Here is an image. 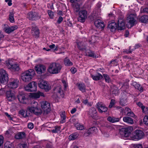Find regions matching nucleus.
Wrapping results in <instances>:
<instances>
[{"label":"nucleus","mask_w":148,"mask_h":148,"mask_svg":"<svg viewBox=\"0 0 148 148\" xmlns=\"http://www.w3.org/2000/svg\"><path fill=\"white\" fill-rule=\"evenodd\" d=\"M62 67V65L59 63H52L49 66L47 71L51 74H58L60 72Z\"/></svg>","instance_id":"nucleus-1"},{"label":"nucleus","mask_w":148,"mask_h":148,"mask_svg":"<svg viewBox=\"0 0 148 148\" xmlns=\"http://www.w3.org/2000/svg\"><path fill=\"white\" fill-rule=\"evenodd\" d=\"M35 74V72L33 69H29L21 74V79L24 82H28L31 80Z\"/></svg>","instance_id":"nucleus-2"},{"label":"nucleus","mask_w":148,"mask_h":148,"mask_svg":"<svg viewBox=\"0 0 148 148\" xmlns=\"http://www.w3.org/2000/svg\"><path fill=\"white\" fill-rule=\"evenodd\" d=\"M143 132L140 130H136L131 135L130 137L133 140H138L144 136Z\"/></svg>","instance_id":"nucleus-3"},{"label":"nucleus","mask_w":148,"mask_h":148,"mask_svg":"<svg viewBox=\"0 0 148 148\" xmlns=\"http://www.w3.org/2000/svg\"><path fill=\"white\" fill-rule=\"evenodd\" d=\"M8 66V68L11 71H18L20 69L19 65L17 64H13L12 60H9L8 61H5Z\"/></svg>","instance_id":"nucleus-4"},{"label":"nucleus","mask_w":148,"mask_h":148,"mask_svg":"<svg viewBox=\"0 0 148 148\" xmlns=\"http://www.w3.org/2000/svg\"><path fill=\"white\" fill-rule=\"evenodd\" d=\"M40 104L43 111V114L46 115L48 114L51 110L50 103L47 101H42L40 102Z\"/></svg>","instance_id":"nucleus-5"},{"label":"nucleus","mask_w":148,"mask_h":148,"mask_svg":"<svg viewBox=\"0 0 148 148\" xmlns=\"http://www.w3.org/2000/svg\"><path fill=\"white\" fill-rule=\"evenodd\" d=\"M38 86L41 89H44L46 91H49L51 89V86L48 83L43 79H40L38 82Z\"/></svg>","instance_id":"nucleus-6"},{"label":"nucleus","mask_w":148,"mask_h":148,"mask_svg":"<svg viewBox=\"0 0 148 148\" xmlns=\"http://www.w3.org/2000/svg\"><path fill=\"white\" fill-rule=\"evenodd\" d=\"M25 90L29 92L35 91L37 90L36 83L32 81L25 86Z\"/></svg>","instance_id":"nucleus-7"},{"label":"nucleus","mask_w":148,"mask_h":148,"mask_svg":"<svg viewBox=\"0 0 148 148\" xmlns=\"http://www.w3.org/2000/svg\"><path fill=\"white\" fill-rule=\"evenodd\" d=\"M8 80V75L5 71L3 69H1V83L6 84Z\"/></svg>","instance_id":"nucleus-8"},{"label":"nucleus","mask_w":148,"mask_h":148,"mask_svg":"<svg viewBox=\"0 0 148 148\" xmlns=\"http://www.w3.org/2000/svg\"><path fill=\"white\" fill-rule=\"evenodd\" d=\"M136 18V15L134 14H131L128 15L127 21L130 25V27H132L136 23V22L135 20Z\"/></svg>","instance_id":"nucleus-9"},{"label":"nucleus","mask_w":148,"mask_h":148,"mask_svg":"<svg viewBox=\"0 0 148 148\" xmlns=\"http://www.w3.org/2000/svg\"><path fill=\"white\" fill-rule=\"evenodd\" d=\"M27 18L30 20H35L40 19V16L37 12L33 11L28 13Z\"/></svg>","instance_id":"nucleus-10"},{"label":"nucleus","mask_w":148,"mask_h":148,"mask_svg":"<svg viewBox=\"0 0 148 148\" xmlns=\"http://www.w3.org/2000/svg\"><path fill=\"white\" fill-rule=\"evenodd\" d=\"M98 112L102 113L103 112H106L108 110V108L105 105L101 102L98 103L96 106Z\"/></svg>","instance_id":"nucleus-11"},{"label":"nucleus","mask_w":148,"mask_h":148,"mask_svg":"<svg viewBox=\"0 0 148 148\" xmlns=\"http://www.w3.org/2000/svg\"><path fill=\"white\" fill-rule=\"evenodd\" d=\"M131 131V129L128 128H123L120 130L119 133L122 137H127L130 134Z\"/></svg>","instance_id":"nucleus-12"},{"label":"nucleus","mask_w":148,"mask_h":148,"mask_svg":"<svg viewBox=\"0 0 148 148\" xmlns=\"http://www.w3.org/2000/svg\"><path fill=\"white\" fill-rule=\"evenodd\" d=\"M87 12L85 10L81 11L79 12V17L78 18V21L81 22L84 21L86 18H87Z\"/></svg>","instance_id":"nucleus-13"},{"label":"nucleus","mask_w":148,"mask_h":148,"mask_svg":"<svg viewBox=\"0 0 148 148\" xmlns=\"http://www.w3.org/2000/svg\"><path fill=\"white\" fill-rule=\"evenodd\" d=\"M54 93H56L58 96H61V97H64V92L61 88L60 85H58L55 87L53 89Z\"/></svg>","instance_id":"nucleus-14"},{"label":"nucleus","mask_w":148,"mask_h":148,"mask_svg":"<svg viewBox=\"0 0 148 148\" xmlns=\"http://www.w3.org/2000/svg\"><path fill=\"white\" fill-rule=\"evenodd\" d=\"M18 79H13L8 84V86L10 88H16L18 87Z\"/></svg>","instance_id":"nucleus-15"},{"label":"nucleus","mask_w":148,"mask_h":148,"mask_svg":"<svg viewBox=\"0 0 148 148\" xmlns=\"http://www.w3.org/2000/svg\"><path fill=\"white\" fill-rule=\"evenodd\" d=\"M35 69L38 74H41L45 72L46 68L43 65L39 64L35 67Z\"/></svg>","instance_id":"nucleus-16"},{"label":"nucleus","mask_w":148,"mask_h":148,"mask_svg":"<svg viewBox=\"0 0 148 148\" xmlns=\"http://www.w3.org/2000/svg\"><path fill=\"white\" fill-rule=\"evenodd\" d=\"M7 26V25L6 24L4 25L3 29L4 31L8 34L11 33L18 28V27L16 25L13 26L11 27H5L4 26Z\"/></svg>","instance_id":"nucleus-17"},{"label":"nucleus","mask_w":148,"mask_h":148,"mask_svg":"<svg viewBox=\"0 0 148 148\" xmlns=\"http://www.w3.org/2000/svg\"><path fill=\"white\" fill-rule=\"evenodd\" d=\"M6 95L7 99L9 101H12L15 98L14 93L11 91H7Z\"/></svg>","instance_id":"nucleus-18"},{"label":"nucleus","mask_w":148,"mask_h":148,"mask_svg":"<svg viewBox=\"0 0 148 148\" xmlns=\"http://www.w3.org/2000/svg\"><path fill=\"white\" fill-rule=\"evenodd\" d=\"M25 95L23 92L19 93L18 95V98L19 102L23 103H26V98L25 97Z\"/></svg>","instance_id":"nucleus-19"},{"label":"nucleus","mask_w":148,"mask_h":148,"mask_svg":"<svg viewBox=\"0 0 148 148\" xmlns=\"http://www.w3.org/2000/svg\"><path fill=\"white\" fill-rule=\"evenodd\" d=\"M97 112L94 107H92L89 110L88 114L94 119L96 118Z\"/></svg>","instance_id":"nucleus-20"},{"label":"nucleus","mask_w":148,"mask_h":148,"mask_svg":"<svg viewBox=\"0 0 148 148\" xmlns=\"http://www.w3.org/2000/svg\"><path fill=\"white\" fill-rule=\"evenodd\" d=\"M125 28V23L123 20L122 19H120L118 21L117 29L118 30L123 29Z\"/></svg>","instance_id":"nucleus-21"},{"label":"nucleus","mask_w":148,"mask_h":148,"mask_svg":"<svg viewBox=\"0 0 148 148\" xmlns=\"http://www.w3.org/2000/svg\"><path fill=\"white\" fill-rule=\"evenodd\" d=\"M94 24L96 27L99 29L103 28L104 27L103 22L99 19L95 20Z\"/></svg>","instance_id":"nucleus-22"},{"label":"nucleus","mask_w":148,"mask_h":148,"mask_svg":"<svg viewBox=\"0 0 148 148\" xmlns=\"http://www.w3.org/2000/svg\"><path fill=\"white\" fill-rule=\"evenodd\" d=\"M31 107H29L27 108V110L30 112L32 111V110H34L38 107V103L35 101H32L31 103Z\"/></svg>","instance_id":"nucleus-23"},{"label":"nucleus","mask_w":148,"mask_h":148,"mask_svg":"<svg viewBox=\"0 0 148 148\" xmlns=\"http://www.w3.org/2000/svg\"><path fill=\"white\" fill-rule=\"evenodd\" d=\"M127 97L124 95L123 94L121 97L120 103L122 106H125L127 104Z\"/></svg>","instance_id":"nucleus-24"},{"label":"nucleus","mask_w":148,"mask_h":148,"mask_svg":"<svg viewBox=\"0 0 148 148\" xmlns=\"http://www.w3.org/2000/svg\"><path fill=\"white\" fill-rule=\"evenodd\" d=\"M108 27L111 32H114L117 29V24L115 22H111L108 24Z\"/></svg>","instance_id":"nucleus-25"},{"label":"nucleus","mask_w":148,"mask_h":148,"mask_svg":"<svg viewBox=\"0 0 148 148\" xmlns=\"http://www.w3.org/2000/svg\"><path fill=\"white\" fill-rule=\"evenodd\" d=\"M25 137V133L23 132H19L16 134L14 138L16 139H20L24 138Z\"/></svg>","instance_id":"nucleus-26"},{"label":"nucleus","mask_w":148,"mask_h":148,"mask_svg":"<svg viewBox=\"0 0 148 148\" xmlns=\"http://www.w3.org/2000/svg\"><path fill=\"white\" fill-rule=\"evenodd\" d=\"M123 120L124 122L130 125L134 123V120L129 116L123 117Z\"/></svg>","instance_id":"nucleus-27"},{"label":"nucleus","mask_w":148,"mask_h":148,"mask_svg":"<svg viewBox=\"0 0 148 148\" xmlns=\"http://www.w3.org/2000/svg\"><path fill=\"white\" fill-rule=\"evenodd\" d=\"M32 35L36 37L39 36L40 32L39 29L37 27H33L32 29Z\"/></svg>","instance_id":"nucleus-28"},{"label":"nucleus","mask_w":148,"mask_h":148,"mask_svg":"<svg viewBox=\"0 0 148 148\" xmlns=\"http://www.w3.org/2000/svg\"><path fill=\"white\" fill-rule=\"evenodd\" d=\"M132 85L134 86L136 89L141 92L143 91V88L142 86L136 82H133L132 84Z\"/></svg>","instance_id":"nucleus-29"},{"label":"nucleus","mask_w":148,"mask_h":148,"mask_svg":"<svg viewBox=\"0 0 148 148\" xmlns=\"http://www.w3.org/2000/svg\"><path fill=\"white\" fill-rule=\"evenodd\" d=\"M79 134L77 132H75L71 134L69 137V140H74L77 139L79 136Z\"/></svg>","instance_id":"nucleus-30"},{"label":"nucleus","mask_w":148,"mask_h":148,"mask_svg":"<svg viewBox=\"0 0 148 148\" xmlns=\"http://www.w3.org/2000/svg\"><path fill=\"white\" fill-rule=\"evenodd\" d=\"M30 112L32 113H33L36 115H39L41 114L42 111L41 109L38 107L34 110H32V111Z\"/></svg>","instance_id":"nucleus-31"},{"label":"nucleus","mask_w":148,"mask_h":148,"mask_svg":"<svg viewBox=\"0 0 148 148\" xmlns=\"http://www.w3.org/2000/svg\"><path fill=\"white\" fill-rule=\"evenodd\" d=\"M44 97L45 95L44 94L40 92H38L37 93H33L32 94V97L35 99L39 98L40 96Z\"/></svg>","instance_id":"nucleus-32"},{"label":"nucleus","mask_w":148,"mask_h":148,"mask_svg":"<svg viewBox=\"0 0 148 148\" xmlns=\"http://www.w3.org/2000/svg\"><path fill=\"white\" fill-rule=\"evenodd\" d=\"M107 120L108 121L111 123H114L115 122L119 121V119L118 118H115L114 117L109 116L108 117Z\"/></svg>","instance_id":"nucleus-33"},{"label":"nucleus","mask_w":148,"mask_h":148,"mask_svg":"<svg viewBox=\"0 0 148 148\" xmlns=\"http://www.w3.org/2000/svg\"><path fill=\"white\" fill-rule=\"evenodd\" d=\"M140 44H137L136 45H135L134 46V48L131 49V47H130L129 50H126L125 51V52L126 53H131L132 51L134 50L135 49L138 48L139 47H140Z\"/></svg>","instance_id":"nucleus-34"},{"label":"nucleus","mask_w":148,"mask_h":148,"mask_svg":"<svg viewBox=\"0 0 148 148\" xmlns=\"http://www.w3.org/2000/svg\"><path fill=\"white\" fill-rule=\"evenodd\" d=\"M77 87L79 90L82 92H86V86L84 84H77Z\"/></svg>","instance_id":"nucleus-35"},{"label":"nucleus","mask_w":148,"mask_h":148,"mask_svg":"<svg viewBox=\"0 0 148 148\" xmlns=\"http://www.w3.org/2000/svg\"><path fill=\"white\" fill-rule=\"evenodd\" d=\"M140 21L142 23H148V16L144 15L140 18Z\"/></svg>","instance_id":"nucleus-36"},{"label":"nucleus","mask_w":148,"mask_h":148,"mask_svg":"<svg viewBox=\"0 0 148 148\" xmlns=\"http://www.w3.org/2000/svg\"><path fill=\"white\" fill-rule=\"evenodd\" d=\"M91 76L92 79L96 81L99 80L103 78L102 75L99 73L95 75H91Z\"/></svg>","instance_id":"nucleus-37"},{"label":"nucleus","mask_w":148,"mask_h":148,"mask_svg":"<svg viewBox=\"0 0 148 148\" xmlns=\"http://www.w3.org/2000/svg\"><path fill=\"white\" fill-rule=\"evenodd\" d=\"M72 6L75 12L78 13L79 11V5L77 3H73Z\"/></svg>","instance_id":"nucleus-38"},{"label":"nucleus","mask_w":148,"mask_h":148,"mask_svg":"<svg viewBox=\"0 0 148 148\" xmlns=\"http://www.w3.org/2000/svg\"><path fill=\"white\" fill-rule=\"evenodd\" d=\"M97 130V129L95 127H93L89 128L86 132V133L89 135L92 133L96 132Z\"/></svg>","instance_id":"nucleus-39"},{"label":"nucleus","mask_w":148,"mask_h":148,"mask_svg":"<svg viewBox=\"0 0 148 148\" xmlns=\"http://www.w3.org/2000/svg\"><path fill=\"white\" fill-rule=\"evenodd\" d=\"M60 116L61 117V120L60 122L61 123H63L65 122L66 115L65 112H62L60 113Z\"/></svg>","instance_id":"nucleus-40"},{"label":"nucleus","mask_w":148,"mask_h":148,"mask_svg":"<svg viewBox=\"0 0 148 148\" xmlns=\"http://www.w3.org/2000/svg\"><path fill=\"white\" fill-rule=\"evenodd\" d=\"M4 148H14L13 144L10 142H7L4 144Z\"/></svg>","instance_id":"nucleus-41"},{"label":"nucleus","mask_w":148,"mask_h":148,"mask_svg":"<svg viewBox=\"0 0 148 148\" xmlns=\"http://www.w3.org/2000/svg\"><path fill=\"white\" fill-rule=\"evenodd\" d=\"M64 64L65 65L67 66H71L73 65V63L70 60L67 58H66L64 60Z\"/></svg>","instance_id":"nucleus-42"},{"label":"nucleus","mask_w":148,"mask_h":148,"mask_svg":"<svg viewBox=\"0 0 148 148\" xmlns=\"http://www.w3.org/2000/svg\"><path fill=\"white\" fill-rule=\"evenodd\" d=\"M9 20L11 23H13L14 22V13L13 12H10L9 14Z\"/></svg>","instance_id":"nucleus-43"},{"label":"nucleus","mask_w":148,"mask_h":148,"mask_svg":"<svg viewBox=\"0 0 148 148\" xmlns=\"http://www.w3.org/2000/svg\"><path fill=\"white\" fill-rule=\"evenodd\" d=\"M75 126L77 129L78 130H82L85 129V127L83 125L80 124L79 123L76 124L75 125Z\"/></svg>","instance_id":"nucleus-44"},{"label":"nucleus","mask_w":148,"mask_h":148,"mask_svg":"<svg viewBox=\"0 0 148 148\" xmlns=\"http://www.w3.org/2000/svg\"><path fill=\"white\" fill-rule=\"evenodd\" d=\"M17 148H28L27 143H24L22 144H19L17 146Z\"/></svg>","instance_id":"nucleus-45"},{"label":"nucleus","mask_w":148,"mask_h":148,"mask_svg":"<svg viewBox=\"0 0 148 148\" xmlns=\"http://www.w3.org/2000/svg\"><path fill=\"white\" fill-rule=\"evenodd\" d=\"M27 111H24L23 110H20L19 113L23 117H26L28 116L27 113Z\"/></svg>","instance_id":"nucleus-46"},{"label":"nucleus","mask_w":148,"mask_h":148,"mask_svg":"<svg viewBox=\"0 0 148 148\" xmlns=\"http://www.w3.org/2000/svg\"><path fill=\"white\" fill-rule=\"evenodd\" d=\"M60 127L56 126L51 130V132L54 133H60Z\"/></svg>","instance_id":"nucleus-47"},{"label":"nucleus","mask_w":148,"mask_h":148,"mask_svg":"<svg viewBox=\"0 0 148 148\" xmlns=\"http://www.w3.org/2000/svg\"><path fill=\"white\" fill-rule=\"evenodd\" d=\"M103 76L106 82L109 83L111 82V79L108 75L106 74H103Z\"/></svg>","instance_id":"nucleus-48"},{"label":"nucleus","mask_w":148,"mask_h":148,"mask_svg":"<svg viewBox=\"0 0 148 148\" xmlns=\"http://www.w3.org/2000/svg\"><path fill=\"white\" fill-rule=\"evenodd\" d=\"M143 122L145 124L148 125V115L145 116L144 117Z\"/></svg>","instance_id":"nucleus-49"},{"label":"nucleus","mask_w":148,"mask_h":148,"mask_svg":"<svg viewBox=\"0 0 148 148\" xmlns=\"http://www.w3.org/2000/svg\"><path fill=\"white\" fill-rule=\"evenodd\" d=\"M126 115L128 116L132 117H134L135 115L134 113L131 110L129 112H127Z\"/></svg>","instance_id":"nucleus-50"},{"label":"nucleus","mask_w":148,"mask_h":148,"mask_svg":"<svg viewBox=\"0 0 148 148\" xmlns=\"http://www.w3.org/2000/svg\"><path fill=\"white\" fill-rule=\"evenodd\" d=\"M143 112L145 114H148V107L145 108V106L143 108L142 110Z\"/></svg>","instance_id":"nucleus-51"},{"label":"nucleus","mask_w":148,"mask_h":148,"mask_svg":"<svg viewBox=\"0 0 148 148\" xmlns=\"http://www.w3.org/2000/svg\"><path fill=\"white\" fill-rule=\"evenodd\" d=\"M48 13L50 18H53L54 17L53 12L51 10H49L48 11Z\"/></svg>","instance_id":"nucleus-52"},{"label":"nucleus","mask_w":148,"mask_h":148,"mask_svg":"<svg viewBox=\"0 0 148 148\" xmlns=\"http://www.w3.org/2000/svg\"><path fill=\"white\" fill-rule=\"evenodd\" d=\"M115 103V100L114 99H112L111 101L110 104L109 106V107L111 108L113 106Z\"/></svg>","instance_id":"nucleus-53"},{"label":"nucleus","mask_w":148,"mask_h":148,"mask_svg":"<svg viewBox=\"0 0 148 148\" xmlns=\"http://www.w3.org/2000/svg\"><path fill=\"white\" fill-rule=\"evenodd\" d=\"M28 128L30 129H32L34 127V124L32 123H29L28 125Z\"/></svg>","instance_id":"nucleus-54"},{"label":"nucleus","mask_w":148,"mask_h":148,"mask_svg":"<svg viewBox=\"0 0 148 148\" xmlns=\"http://www.w3.org/2000/svg\"><path fill=\"white\" fill-rule=\"evenodd\" d=\"M88 56L93 58L95 57L94 53L92 51H90L88 52Z\"/></svg>","instance_id":"nucleus-55"},{"label":"nucleus","mask_w":148,"mask_h":148,"mask_svg":"<svg viewBox=\"0 0 148 148\" xmlns=\"http://www.w3.org/2000/svg\"><path fill=\"white\" fill-rule=\"evenodd\" d=\"M82 42H77V45L78 47V48L80 50H82V46L83 45L82 44Z\"/></svg>","instance_id":"nucleus-56"},{"label":"nucleus","mask_w":148,"mask_h":148,"mask_svg":"<svg viewBox=\"0 0 148 148\" xmlns=\"http://www.w3.org/2000/svg\"><path fill=\"white\" fill-rule=\"evenodd\" d=\"M136 104L139 107H141L142 110L143 108L145 106L143 105V104L140 101L137 103Z\"/></svg>","instance_id":"nucleus-57"},{"label":"nucleus","mask_w":148,"mask_h":148,"mask_svg":"<svg viewBox=\"0 0 148 148\" xmlns=\"http://www.w3.org/2000/svg\"><path fill=\"white\" fill-rule=\"evenodd\" d=\"M63 19V18L62 16H59L57 20V23L58 24H60L62 21Z\"/></svg>","instance_id":"nucleus-58"},{"label":"nucleus","mask_w":148,"mask_h":148,"mask_svg":"<svg viewBox=\"0 0 148 148\" xmlns=\"http://www.w3.org/2000/svg\"><path fill=\"white\" fill-rule=\"evenodd\" d=\"M5 1L6 2H8V4L9 6H10L12 5V0H5Z\"/></svg>","instance_id":"nucleus-59"},{"label":"nucleus","mask_w":148,"mask_h":148,"mask_svg":"<svg viewBox=\"0 0 148 148\" xmlns=\"http://www.w3.org/2000/svg\"><path fill=\"white\" fill-rule=\"evenodd\" d=\"M62 82L64 86V88H66L67 86V84L66 83V81L64 80H62Z\"/></svg>","instance_id":"nucleus-60"},{"label":"nucleus","mask_w":148,"mask_h":148,"mask_svg":"<svg viewBox=\"0 0 148 148\" xmlns=\"http://www.w3.org/2000/svg\"><path fill=\"white\" fill-rule=\"evenodd\" d=\"M110 62L112 64L115 65H116L117 64V62L116 61V60H112Z\"/></svg>","instance_id":"nucleus-61"},{"label":"nucleus","mask_w":148,"mask_h":148,"mask_svg":"<svg viewBox=\"0 0 148 148\" xmlns=\"http://www.w3.org/2000/svg\"><path fill=\"white\" fill-rule=\"evenodd\" d=\"M112 92L113 94H114L115 95H117L119 93V91L117 90L114 89L112 91Z\"/></svg>","instance_id":"nucleus-62"},{"label":"nucleus","mask_w":148,"mask_h":148,"mask_svg":"<svg viewBox=\"0 0 148 148\" xmlns=\"http://www.w3.org/2000/svg\"><path fill=\"white\" fill-rule=\"evenodd\" d=\"M134 148H143V146L141 144H136L135 145Z\"/></svg>","instance_id":"nucleus-63"},{"label":"nucleus","mask_w":148,"mask_h":148,"mask_svg":"<svg viewBox=\"0 0 148 148\" xmlns=\"http://www.w3.org/2000/svg\"><path fill=\"white\" fill-rule=\"evenodd\" d=\"M71 71L73 73H75L77 71V69L75 68H72L71 69Z\"/></svg>","instance_id":"nucleus-64"}]
</instances>
